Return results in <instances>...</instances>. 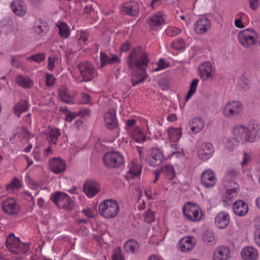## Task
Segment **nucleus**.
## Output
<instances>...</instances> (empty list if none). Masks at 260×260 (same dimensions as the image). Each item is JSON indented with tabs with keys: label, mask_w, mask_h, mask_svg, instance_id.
Masks as SVG:
<instances>
[{
	"label": "nucleus",
	"mask_w": 260,
	"mask_h": 260,
	"mask_svg": "<svg viewBox=\"0 0 260 260\" xmlns=\"http://www.w3.org/2000/svg\"><path fill=\"white\" fill-rule=\"evenodd\" d=\"M92 11H94V9L92 7V5H90L89 6H86L84 8V12L86 13L87 14H90L91 12Z\"/></svg>",
	"instance_id": "63"
},
{
	"label": "nucleus",
	"mask_w": 260,
	"mask_h": 260,
	"mask_svg": "<svg viewBox=\"0 0 260 260\" xmlns=\"http://www.w3.org/2000/svg\"><path fill=\"white\" fill-rule=\"evenodd\" d=\"M112 260H124L123 257L121 255L120 249L119 248L115 250L112 257Z\"/></svg>",
	"instance_id": "50"
},
{
	"label": "nucleus",
	"mask_w": 260,
	"mask_h": 260,
	"mask_svg": "<svg viewBox=\"0 0 260 260\" xmlns=\"http://www.w3.org/2000/svg\"><path fill=\"white\" fill-rule=\"evenodd\" d=\"M17 56H13L11 59V64L16 68L20 67V62L17 59Z\"/></svg>",
	"instance_id": "56"
},
{
	"label": "nucleus",
	"mask_w": 260,
	"mask_h": 260,
	"mask_svg": "<svg viewBox=\"0 0 260 260\" xmlns=\"http://www.w3.org/2000/svg\"><path fill=\"white\" fill-rule=\"evenodd\" d=\"M173 48L176 50H181L185 47V43L184 40L182 39H179L176 42H173L171 45Z\"/></svg>",
	"instance_id": "41"
},
{
	"label": "nucleus",
	"mask_w": 260,
	"mask_h": 260,
	"mask_svg": "<svg viewBox=\"0 0 260 260\" xmlns=\"http://www.w3.org/2000/svg\"><path fill=\"white\" fill-rule=\"evenodd\" d=\"M130 46V43L128 42H126L121 46L120 50L122 52H126L129 50Z\"/></svg>",
	"instance_id": "53"
},
{
	"label": "nucleus",
	"mask_w": 260,
	"mask_h": 260,
	"mask_svg": "<svg viewBox=\"0 0 260 260\" xmlns=\"http://www.w3.org/2000/svg\"><path fill=\"white\" fill-rule=\"evenodd\" d=\"M162 173L165 175V177L171 180L175 176V172L174 168L170 165H167L161 169Z\"/></svg>",
	"instance_id": "34"
},
{
	"label": "nucleus",
	"mask_w": 260,
	"mask_h": 260,
	"mask_svg": "<svg viewBox=\"0 0 260 260\" xmlns=\"http://www.w3.org/2000/svg\"><path fill=\"white\" fill-rule=\"evenodd\" d=\"M13 12L17 16H23L26 13V7L22 0H15L11 4Z\"/></svg>",
	"instance_id": "21"
},
{
	"label": "nucleus",
	"mask_w": 260,
	"mask_h": 260,
	"mask_svg": "<svg viewBox=\"0 0 260 260\" xmlns=\"http://www.w3.org/2000/svg\"><path fill=\"white\" fill-rule=\"evenodd\" d=\"M210 20L208 18H203L196 22L194 29L197 34H203L210 28Z\"/></svg>",
	"instance_id": "17"
},
{
	"label": "nucleus",
	"mask_w": 260,
	"mask_h": 260,
	"mask_svg": "<svg viewBox=\"0 0 260 260\" xmlns=\"http://www.w3.org/2000/svg\"><path fill=\"white\" fill-rule=\"evenodd\" d=\"M147 21L150 27H155L162 24L165 20L161 16H154L147 19Z\"/></svg>",
	"instance_id": "35"
},
{
	"label": "nucleus",
	"mask_w": 260,
	"mask_h": 260,
	"mask_svg": "<svg viewBox=\"0 0 260 260\" xmlns=\"http://www.w3.org/2000/svg\"><path fill=\"white\" fill-rule=\"evenodd\" d=\"M120 61V58L117 56V55L112 54L111 57H110V64H113L114 63L117 62L119 63Z\"/></svg>",
	"instance_id": "54"
},
{
	"label": "nucleus",
	"mask_w": 260,
	"mask_h": 260,
	"mask_svg": "<svg viewBox=\"0 0 260 260\" xmlns=\"http://www.w3.org/2000/svg\"><path fill=\"white\" fill-rule=\"evenodd\" d=\"M230 257L229 249L222 247L216 250L213 255V260H228Z\"/></svg>",
	"instance_id": "24"
},
{
	"label": "nucleus",
	"mask_w": 260,
	"mask_h": 260,
	"mask_svg": "<svg viewBox=\"0 0 260 260\" xmlns=\"http://www.w3.org/2000/svg\"><path fill=\"white\" fill-rule=\"evenodd\" d=\"M230 222L228 213L222 211L218 213L215 217V223L219 229H224L227 227Z\"/></svg>",
	"instance_id": "18"
},
{
	"label": "nucleus",
	"mask_w": 260,
	"mask_h": 260,
	"mask_svg": "<svg viewBox=\"0 0 260 260\" xmlns=\"http://www.w3.org/2000/svg\"><path fill=\"white\" fill-rule=\"evenodd\" d=\"M45 57L46 55L44 53H39L28 57L27 60L31 59L37 63H40L45 59Z\"/></svg>",
	"instance_id": "39"
},
{
	"label": "nucleus",
	"mask_w": 260,
	"mask_h": 260,
	"mask_svg": "<svg viewBox=\"0 0 260 260\" xmlns=\"http://www.w3.org/2000/svg\"><path fill=\"white\" fill-rule=\"evenodd\" d=\"M83 100L84 104H89L91 100L90 96L86 94H83Z\"/></svg>",
	"instance_id": "64"
},
{
	"label": "nucleus",
	"mask_w": 260,
	"mask_h": 260,
	"mask_svg": "<svg viewBox=\"0 0 260 260\" xmlns=\"http://www.w3.org/2000/svg\"><path fill=\"white\" fill-rule=\"evenodd\" d=\"M3 211L9 215H16L19 210V206L13 198H9L2 203Z\"/></svg>",
	"instance_id": "10"
},
{
	"label": "nucleus",
	"mask_w": 260,
	"mask_h": 260,
	"mask_svg": "<svg viewBox=\"0 0 260 260\" xmlns=\"http://www.w3.org/2000/svg\"><path fill=\"white\" fill-rule=\"evenodd\" d=\"M258 255L257 250L251 246L244 247L241 252V256L243 260H257Z\"/></svg>",
	"instance_id": "19"
},
{
	"label": "nucleus",
	"mask_w": 260,
	"mask_h": 260,
	"mask_svg": "<svg viewBox=\"0 0 260 260\" xmlns=\"http://www.w3.org/2000/svg\"><path fill=\"white\" fill-rule=\"evenodd\" d=\"M100 190V184L94 181L87 180L83 185V190L88 197H94Z\"/></svg>",
	"instance_id": "11"
},
{
	"label": "nucleus",
	"mask_w": 260,
	"mask_h": 260,
	"mask_svg": "<svg viewBox=\"0 0 260 260\" xmlns=\"http://www.w3.org/2000/svg\"><path fill=\"white\" fill-rule=\"evenodd\" d=\"M235 26L238 28H242L244 27V25L242 21L240 19H237L235 20Z\"/></svg>",
	"instance_id": "60"
},
{
	"label": "nucleus",
	"mask_w": 260,
	"mask_h": 260,
	"mask_svg": "<svg viewBox=\"0 0 260 260\" xmlns=\"http://www.w3.org/2000/svg\"><path fill=\"white\" fill-rule=\"evenodd\" d=\"M242 105L238 102L228 103L223 109V114L226 117H231L240 113V108Z\"/></svg>",
	"instance_id": "16"
},
{
	"label": "nucleus",
	"mask_w": 260,
	"mask_h": 260,
	"mask_svg": "<svg viewBox=\"0 0 260 260\" xmlns=\"http://www.w3.org/2000/svg\"><path fill=\"white\" fill-rule=\"evenodd\" d=\"M20 185V180L18 179L15 178L11 184H8L7 186V189L8 190H10L11 189L12 190L14 188H19Z\"/></svg>",
	"instance_id": "44"
},
{
	"label": "nucleus",
	"mask_w": 260,
	"mask_h": 260,
	"mask_svg": "<svg viewBox=\"0 0 260 260\" xmlns=\"http://www.w3.org/2000/svg\"><path fill=\"white\" fill-rule=\"evenodd\" d=\"M168 133L170 140L174 142L179 141L182 135L180 128L170 127Z\"/></svg>",
	"instance_id": "27"
},
{
	"label": "nucleus",
	"mask_w": 260,
	"mask_h": 260,
	"mask_svg": "<svg viewBox=\"0 0 260 260\" xmlns=\"http://www.w3.org/2000/svg\"><path fill=\"white\" fill-rule=\"evenodd\" d=\"M122 10L127 15L132 16H136L139 13L138 9H133V6L132 3L123 4L122 6Z\"/></svg>",
	"instance_id": "33"
},
{
	"label": "nucleus",
	"mask_w": 260,
	"mask_h": 260,
	"mask_svg": "<svg viewBox=\"0 0 260 260\" xmlns=\"http://www.w3.org/2000/svg\"><path fill=\"white\" fill-rule=\"evenodd\" d=\"M201 183L206 187H211L216 183L214 173L211 170L204 171L201 175Z\"/></svg>",
	"instance_id": "14"
},
{
	"label": "nucleus",
	"mask_w": 260,
	"mask_h": 260,
	"mask_svg": "<svg viewBox=\"0 0 260 260\" xmlns=\"http://www.w3.org/2000/svg\"><path fill=\"white\" fill-rule=\"evenodd\" d=\"M15 238H17L14 236V234L13 233L10 234L6 241V245L8 249L12 248L11 241L14 240Z\"/></svg>",
	"instance_id": "51"
},
{
	"label": "nucleus",
	"mask_w": 260,
	"mask_h": 260,
	"mask_svg": "<svg viewBox=\"0 0 260 260\" xmlns=\"http://www.w3.org/2000/svg\"><path fill=\"white\" fill-rule=\"evenodd\" d=\"M78 68L80 71L81 76L83 78V81H89L96 76L93 66L87 62H83L78 64Z\"/></svg>",
	"instance_id": "6"
},
{
	"label": "nucleus",
	"mask_w": 260,
	"mask_h": 260,
	"mask_svg": "<svg viewBox=\"0 0 260 260\" xmlns=\"http://www.w3.org/2000/svg\"><path fill=\"white\" fill-rule=\"evenodd\" d=\"M119 210L118 203L111 199L103 201L99 206L100 214L107 218L115 217L118 213Z\"/></svg>",
	"instance_id": "2"
},
{
	"label": "nucleus",
	"mask_w": 260,
	"mask_h": 260,
	"mask_svg": "<svg viewBox=\"0 0 260 260\" xmlns=\"http://www.w3.org/2000/svg\"><path fill=\"white\" fill-rule=\"evenodd\" d=\"M49 62L48 68L49 70L52 71L54 68L55 59H52L50 57L48 58Z\"/></svg>",
	"instance_id": "58"
},
{
	"label": "nucleus",
	"mask_w": 260,
	"mask_h": 260,
	"mask_svg": "<svg viewBox=\"0 0 260 260\" xmlns=\"http://www.w3.org/2000/svg\"><path fill=\"white\" fill-rule=\"evenodd\" d=\"M12 248L8 249L9 251L15 254H21V247L22 246V242H21L19 238H15L14 240L11 241Z\"/></svg>",
	"instance_id": "32"
},
{
	"label": "nucleus",
	"mask_w": 260,
	"mask_h": 260,
	"mask_svg": "<svg viewBox=\"0 0 260 260\" xmlns=\"http://www.w3.org/2000/svg\"><path fill=\"white\" fill-rule=\"evenodd\" d=\"M189 125L191 126L192 132L197 134L203 129L205 125L204 120L201 117H196L189 122Z\"/></svg>",
	"instance_id": "22"
},
{
	"label": "nucleus",
	"mask_w": 260,
	"mask_h": 260,
	"mask_svg": "<svg viewBox=\"0 0 260 260\" xmlns=\"http://www.w3.org/2000/svg\"><path fill=\"white\" fill-rule=\"evenodd\" d=\"M106 127L113 130L118 126V121L116 117V111L114 109H111L104 115Z\"/></svg>",
	"instance_id": "13"
},
{
	"label": "nucleus",
	"mask_w": 260,
	"mask_h": 260,
	"mask_svg": "<svg viewBox=\"0 0 260 260\" xmlns=\"http://www.w3.org/2000/svg\"><path fill=\"white\" fill-rule=\"evenodd\" d=\"M203 240L206 242H212L214 240V236L212 233L206 231L203 235Z\"/></svg>",
	"instance_id": "45"
},
{
	"label": "nucleus",
	"mask_w": 260,
	"mask_h": 260,
	"mask_svg": "<svg viewBox=\"0 0 260 260\" xmlns=\"http://www.w3.org/2000/svg\"><path fill=\"white\" fill-rule=\"evenodd\" d=\"M14 113L20 117L21 114L28 109V103L25 100H20L14 107Z\"/></svg>",
	"instance_id": "26"
},
{
	"label": "nucleus",
	"mask_w": 260,
	"mask_h": 260,
	"mask_svg": "<svg viewBox=\"0 0 260 260\" xmlns=\"http://www.w3.org/2000/svg\"><path fill=\"white\" fill-rule=\"evenodd\" d=\"M103 159L105 166L110 168H119L124 162L123 156L117 151L107 153Z\"/></svg>",
	"instance_id": "4"
},
{
	"label": "nucleus",
	"mask_w": 260,
	"mask_h": 260,
	"mask_svg": "<svg viewBox=\"0 0 260 260\" xmlns=\"http://www.w3.org/2000/svg\"><path fill=\"white\" fill-rule=\"evenodd\" d=\"M21 249V254L25 253L27 252L29 250V246L28 243H22V246L20 248Z\"/></svg>",
	"instance_id": "57"
},
{
	"label": "nucleus",
	"mask_w": 260,
	"mask_h": 260,
	"mask_svg": "<svg viewBox=\"0 0 260 260\" xmlns=\"http://www.w3.org/2000/svg\"><path fill=\"white\" fill-rule=\"evenodd\" d=\"M149 61L147 53L141 47L133 48L127 57L126 63L133 71V86L142 83L147 78L146 68Z\"/></svg>",
	"instance_id": "1"
},
{
	"label": "nucleus",
	"mask_w": 260,
	"mask_h": 260,
	"mask_svg": "<svg viewBox=\"0 0 260 260\" xmlns=\"http://www.w3.org/2000/svg\"><path fill=\"white\" fill-rule=\"evenodd\" d=\"M236 194L237 191L235 189H228L225 192V198L227 200H231Z\"/></svg>",
	"instance_id": "48"
},
{
	"label": "nucleus",
	"mask_w": 260,
	"mask_h": 260,
	"mask_svg": "<svg viewBox=\"0 0 260 260\" xmlns=\"http://www.w3.org/2000/svg\"><path fill=\"white\" fill-rule=\"evenodd\" d=\"M244 159L241 163V165L242 166H244L247 165V163L250 160L249 156L246 153H244Z\"/></svg>",
	"instance_id": "61"
},
{
	"label": "nucleus",
	"mask_w": 260,
	"mask_h": 260,
	"mask_svg": "<svg viewBox=\"0 0 260 260\" xmlns=\"http://www.w3.org/2000/svg\"><path fill=\"white\" fill-rule=\"evenodd\" d=\"M34 29L36 33L38 35L41 36H44L46 34L48 30L47 23L40 20L36 22V24L34 26Z\"/></svg>",
	"instance_id": "28"
},
{
	"label": "nucleus",
	"mask_w": 260,
	"mask_h": 260,
	"mask_svg": "<svg viewBox=\"0 0 260 260\" xmlns=\"http://www.w3.org/2000/svg\"><path fill=\"white\" fill-rule=\"evenodd\" d=\"M233 134L238 141L244 140L253 142L254 141V139L251 136L250 131L242 125L235 127L233 130Z\"/></svg>",
	"instance_id": "8"
},
{
	"label": "nucleus",
	"mask_w": 260,
	"mask_h": 260,
	"mask_svg": "<svg viewBox=\"0 0 260 260\" xmlns=\"http://www.w3.org/2000/svg\"><path fill=\"white\" fill-rule=\"evenodd\" d=\"M202 66L203 68L200 70V77L203 80H206L212 76V64L209 61H205L202 63Z\"/></svg>",
	"instance_id": "23"
},
{
	"label": "nucleus",
	"mask_w": 260,
	"mask_h": 260,
	"mask_svg": "<svg viewBox=\"0 0 260 260\" xmlns=\"http://www.w3.org/2000/svg\"><path fill=\"white\" fill-rule=\"evenodd\" d=\"M179 245L181 251L186 252L193 249L194 244L192 238L186 237L180 240Z\"/></svg>",
	"instance_id": "25"
},
{
	"label": "nucleus",
	"mask_w": 260,
	"mask_h": 260,
	"mask_svg": "<svg viewBox=\"0 0 260 260\" xmlns=\"http://www.w3.org/2000/svg\"><path fill=\"white\" fill-rule=\"evenodd\" d=\"M157 64L158 67L154 70L155 71L165 69L169 66V63L166 62L164 58H160Z\"/></svg>",
	"instance_id": "47"
},
{
	"label": "nucleus",
	"mask_w": 260,
	"mask_h": 260,
	"mask_svg": "<svg viewBox=\"0 0 260 260\" xmlns=\"http://www.w3.org/2000/svg\"><path fill=\"white\" fill-rule=\"evenodd\" d=\"M124 248L126 251L134 253L138 251L139 249V244L136 241L129 240L124 244Z\"/></svg>",
	"instance_id": "30"
},
{
	"label": "nucleus",
	"mask_w": 260,
	"mask_h": 260,
	"mask_svg": "<svg viewBox=\"0 0 260 260\" xmlns=\"http://www.w3.org/2000/svg\"><path fill=\"white\" fill-rule=\"evenodd\" d=\"M255 231L254 240L255 243L260 246V219H257L254 223Z\"/></svg>",
	"instance_id": "37"
},
{
	"label": "nucleus",
	"mask_w": 260,
	"mask_h": 260,
	"mask_svg": "<svg viewBox=\"0 0 260 260\" xmlns=\"http://www.w3.org/2000/svg\"><path fill=\"white\" fill-rule=\"evenodd\" d=\"M146 159L150 166H158L163 160V154L159 149L153 148L150 150Z\"/></svg>",
	"instance_id": "9"
},
{
	"label": "nucleus",
	"mask_w": 260,
	"mask_h": 260,
	"mask_svg": "<svg viewBox=\"0 0 260 260\" xmlns=\"http://www.w3.org/2000/svg\"><path fill=\"white\" fill-rule=\"evenodd\" d=\"M257 35L254 30L247 28L241 31L238 34V39L240 42L245 47L249 46L256 43L255 36Z\"/></svg>",
	"instance_id": "7"
},
{
	"label": "nucleus",
	"mask_w": 260,
	"mask_h": 260,
	"mask_svg": "<svg viewBox=\"0 0 260 260\" xmlns=\"http://www.w3.org/2000/svg\"><path fill=\"white\" fill-rule=\"evenodd\" d=\"M100 68H102L108 64H110V57H109L105 53L101 52L100 53Z\"/></svg>",
	"instance_id": "40"
},
{
	"label": "nucleus",
	"mask_w": 260,
	"mask_h": 260,
	"mask_svg": "<svg viewBox=\"0 0 260 260\" xmlns=\"http://www.w3.org/2000/svg\"><path fill=\"white\" fill-rule=\"evenodd\" d=\"M59 95L60 99L70 98V94L68 93V90L64 87H62L59 90Z\"/></svg>",
	"instance_id": "49"
},
{
	"label": "nucleus",
	"mask_w": 260,
	"mask_h": 260,
	"mask_svg": "<svg viewBox=\"0 0 260 260\" xmlns=\"http://www.w3.org/2000/svg\"><path fill=\"white\" fill-rule=\"evenodd\" d=\"M199 80L198 79H194L190 84V88L187 92V95L185 98L186 101H188L191 96L195 93L197 87Z\"/></svg>",
	"instance_id": "36"
},
{
	"label": "nucleus",
	"mask_w": 260,
	"mask_h": 260,
	"mask_svg": "<svg viewBox=\"0 0 260 260\" xmlns=\"http://www.w3.org/2000/svg\"><path fill=\"white\" fill-rule=\"evenodd\" d=\"M83 212L88 217L91 218L93 216V212L90 209H84Z\"/></svg>",
	"instance_id": "59"
},
{
	"label": "nucleus",
	"mask_w": 260,
	"mask_h": 260,
	"mask_svg": "<svg viewBox=\"0 0 260 260\" xmlns=\"http://www.w3.org/2000/svg\"><path fill=\"white\" fill-rule=\"evenodd\" d=\"M46 84L47 86L50 87L54 85L55 78L53 77V75L49 73H46Z\"/></svg>",
	"instance_id": "46"
},
{
	"label": "nucleus",
	"mask_w": 260,
	"mask_h": 260,
	"mask_svg": "<svg viewBox=\"0 0 260 260\" xmlns=\"http://www.w3.org/2000/svg\"><path fill=\"white\" fill-rule=\"evenodd\" d=\"M226 175L230 177H234L237 175V172L235 170H230L228 171Z\"/></svg>",
	"instance_id": "62"
},
{
	"label": "nucleus",
	"mask_w": 260,
	"mask_h": 260,
	"mask_svg": "<svg viewBox=\"0 0 260 260\" xmlns=\"http://www.w3.org/2000/svg\"><path fill=\"white\" fill-rule=\"evenodd\" d=\"M50 200L59 208L67 210H71L74 207V204L69 196L62 192L57 191L53 193Z\"/></svg>",
	"instance_id": "3"
},
{
	"label": "nucleus",
	"mask_w": 260,
	"mask_h": 260,
	"mask_svg": "<svg viewBox=\"0 0 260 260\" xmlns=\"http://www.w3.org/2000/svg\"><path fill=\"white\" fill-rule=\"evenodd\" d=\"M50 169L55 174H60L65 171L66 161L59 157H54L50 159L49 162Z\"/></svg>",
	"instance_id": "15"
},
{
	"label": "nucleus",
	"mask_w": 260,
	"mask_h": 260,
	"mask_svg": "<svg viewBox=\"0 0 260 260\" xmlns=\"http://www.w3.org/2000/svg\"><path fill=\"white\" fill-rule=\"evenodd\" d=\"M60 136V133L58 128L53 129L52 128L51 131L47 133V139L49 143L55 144L58 137Z\"/></svg>",
	"instance_id": "31"
},
{
	"label": "nucleus",
	"mask_w": 260,
	"mask_h": 260,
	"mask_svg": "<svg viewBox=\"0 0 260 260\" xmlns=\"http://www.w3.org/2000/svg\"><path fill=\"white\" fill-rule=\"evenodd\" d=\"M249 5L250 8L255 10L258 6V0H249Z\"/></svg>",
	"instance_id": "52"
},
{
	"label": "nucleus",
	"mask_w": 260,
	"mask_h": 260,
	"mask_svg": "<svg viewBox=\"0 0 260 260\" xmlns=\"http://www.w3.org/2000/svg\"><path fill=\"white\" fill-rule=\"evenodd\" d=\"M76 117V114L75 113H69L66 117L65 120L71 122Z\"/></svg>",
	"instance_id": "55"
},
{
	"label": "nucleus",
	"mask_w": 260,
	"mask_h": 260,
	"mask_svg": "<svg viewBox=\"0 0 260 260\" xmlns=\"http://www.w3.org/2000/svg\"><path fill=\"white\" fill-rule=\"evenodd\" d=\"M144 218L145 221H146L147 222L151 223L154 220V213L150 210L144 214Z\"/></svg>",
	"instance_id": "43"
},
{
	"label": "nucleus",
	"mask_w": 260,
	"mask_h": 260,
	"mask_svg": "<svg viewBox=\"0 0 260 260\" xmlns=\"http://www.w3.org/2000/svg\"><path fill=\"white\" fill-rule=\"evenodd\" d=\"M107 233L105 231H101L100 235L94 236L95 239L100 244L106 243Z\"/></svg>",
	"instance_id": "42"
},
{
	"label": "nucleus",
	"mask_w": 260,
	"mask_h": 260,
	"mask_svg": "<svg viewBox=\"0 0 260 260\" xmlns=\"http://www.w3.org/2000/svg\"><path fill=\"white\" fill-rule=\"evenodd\" d=\"M16 81L19 86L24 88H29L33 85L32 81L27 76L18 75L16 78Z\"/></svg>",
	"instance_id": "29"
},
{
	"label": "nucleus",
	"mask_w": 260,
	"mask_h": 260,
	"mask_svg": "<svg viewBox=\"0 0 260 260\" xmlns=\"http://www.w3.org/2000/svg\"><path fill=\"white\" fill-rule=\"evenodd\" d=\"M234 213L240 216L245 215L248 212V206L246 203L242 200H238L233 204Z\"/></svg>",
	"instance_id": "20"
},
{
	"label": "nucleus",
	"mask_w": 260,
	"mask_h": 260,
	"mask_svg": "<svg viewBox=\"0 0 260 260\" xmlns=\"http://www.w3.org/2000/svg\"><path fill=\"white\" fill-rule=\"evenodd\" d=\"M200 207L196 204L188 203L183 208L185 217L190 221H198L202 218V215H199Z\"/></svg>",
	"instance_id": "5"
},
{
	"label": "nucleus",
	"mask_w": 260,
	"mask_h": 260,
	"mask_svg": "<svg viewBox=\"0 0 260 260\" xmlns=\"http://www.w3.org/2000/svg\"><path fill=\"white\" fill-rule=\"evenodd\" d=\"M59 32L61 37L67 38L70 35L67 24L64 22H61L58 25Z\"/></svg>",
	"instance_id": "38"
},
{
	"label": "nucleus",
	"mask_w": 260,
	"mask_h": 260,
	"mask_svg": "<svg viewBox=\"0 0 260 260\" xmlns=\"http://www.w3.org/2000/svg\"><path fill=\"white\" fill-rule=\"evenodd\" d=\"M214 152V147L210 143H205L201 145L198 151L199 158L207 160L210 158Z\"/></svg>",
	"instance_id": "12"
}]
</instances>
